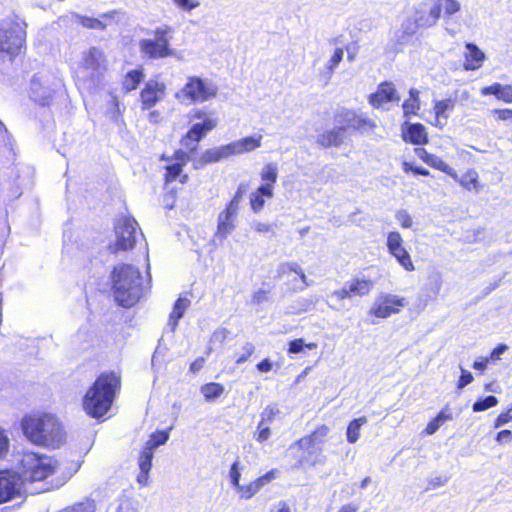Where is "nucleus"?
<instances>
[{"label": "nucleus", "instance_id": "1", "mask_svg": "<svg viewBox=\"0 0 512 512\" xmlns=\"http://www.w3.org/2000/svg\"><path fill=\"white\" fill-rule=\"evenodd\" d=\"M79 464L62 463L58 460L35 453H26L20 462V472L0 471V503H5L20 495L26 482L46 481L52 488L62 487L79 469Z\"/></svg>", "mask_w": 512, "mask_h": 512}, {"label": "nucleus", "instance_id": "2", "mask_svg": "<svg viewBox=\"0 0 512 512\" xmlns=\"http://www.w3.org/2000/svg\"><path fill=\"white\" fill-rule=\"evenodd\" d=\"M20 424L25 437L36 445L59 448L65 441L63 427L53 414L26 415Z\"/></svg>", "mask_w": 512, "mask_h": 512}, {"label": "nucleus", "instance_id": "3", "mask_svg": "<svg viewBox=\"0 0 512 512\" xmlns=\"http://www.w3.org/2000/svg\"><path fill=\"white\" fill-rule=\"evenodd\" d=\"M120 386V377L114 372L100 374L83 398L86 413L93 418L104 416L110 410Z\"/></svg>", "mask_w": 512, "mask_h": 512}, {"label": "nucleus", "instance_id": "4", "mask_svg": "<svg viewBox=\"0 0 512 512\" xmlns=\"http://www.w3.org/2000/svg\"><path fill=\"white\" fill-rule=\"evenodd\" d=\"M115 300L123 307L136 304L144 293L142 275L138 268L130 264H121L112 272Z\"/></svg>", "mask_w": 512, "mask_h": 512}, {"label": "nucleus", "instance_id": "5", "mask_svg": "<svg viewBox=\"0 0 512 512\" xmlns=\"http://www.w3.org/2000/svg\"><path fill=\"white\" fill-rule=\"evenodd\" d=\"M27 24L16 17L0 23V51L11 58L17 56L25 46Z\"/></svg>", "mask_w": 512, "mask_h": 512}, {"label": "nucleus", "instance_id": "6", "mask_svg": "<svg viewBox=\"0 0 512 512\" xmlns=\"http://www.w3.org/2000/svg\"><path fill=\"white\" fill-rule=\"evenodd\" d=\"M169 26L157 27L153 31L154 38H145L139 41V50L143 57L157 60L174 55V50L170 47Z\"/></svg>", "mask_w": 512, "mask_h": 512}, {"label": "nucleus", "instance_id": "7", "mask_svg": "<svg viewBox=\"0 0 512 512\" xmlns=\"http://www.w3.org/2000/svg\"><path fill=\"white\" fill-rule=\"evenodd\" d=\"M217 94V87L211 82L200 77H188L184 87L176 93V98L182 102H205Z\"/></svg>", "mask_w": 512, "mask_h": 512}, {"label": "nucleus", "instance_id": "8", "mask_svg": "<svg viewBox=\"0 0 512 512\" xmlns=\"http://www.w3.org/2000/svg\"><path fill=\"white\" fill-rule=\"evenodd\" d=\"M104 53L96 48L91 47L83 54V61L78 68V78L81 81L89 82L92 85L100 81L102 73L106 70Z\"/></svg>", "mask_w": 512, "mask_h": 512}, {"label": "nucleus", "instance_id": "9", "mask_svg": "<svg viewBox=\"0 0 512 512\" xmlns=\"http://www.w3.org/2000/svg\"><path fill=\"white\" fill-rule=\"evenodd\" d=\"M138 223L135 219L122 217L115 224L116 241L109 244L111 253L132 249L136 242V229Z\"/></svg>", "mask_w": 512, "mask_h": 512}, {"label": "nucleus", "instance_id": "10", "mask_svg": "<svg viewBox=\"0 0 512 512\" xmlns=\"http://www.w3.org/2000/svg\"><path fill=\"white\" fill-rule=\"evenodd\" d=\"M334 120L344 133L348 129L366 132L376 127L375 122L370 118L346 108L339 109L335 114Z\"/></svg>", "mask_w": 512, "mask_h": 512}, {"label": "nucleus", "instance_id": "11", "mask_svg": "<svg viewBox=\"0 0 512 512\" xmlns=\"http://www.w3.org/2000/svg\"><path fill=\"white\" fill-rule=\"evenodd\" d=\"M330 432V428L326 425H321L316 428L310 435L300 438L294 443L301 450L312 456L322 451V446Z\"/></svg>", "mask_w": 512, "mask_h": 512}, {"label": "nucleus", "instance_id": "12", "mask_svg": "<svg viewBox=\"0 0 512 512\" xmlns=\"http://www.w3.org/2000/svg\"><path fill=\"white\" fill-rule=\"evenodd\" d=\"M218 124L217 119H207L205 122L194 123L182 138L181 144L191 152L197 149V144Z\"/></svg>", "mask_w": 512, "mask_h": 512}, {"label": "nucleus", "instance_id": "13", "mask_svg": "<svg viewBox=\"0 0 512 512\" xmlns=\"http://www.w3.org/2000/svg\"><path fill=\"white\" fill-rule=\"evenodd\" d=\"M406 304L405 298L398 297L393 294L380 295L371 308V313L379 318H387L390 315L399 312L398 307H404Z\"/></svg>", "mask_w": 512, "mask_h": 512}, {"label": "nucleus", "instance_id": "14", "mask_svg": "<svg viewBox=\"0 0 512 512\" xmlns=\"http://www.w3.org/2000/svg\"><path fill=\"white\" fill-rule=\"evenodd\" d=\"M387 248L391 255H393L398 263L407 271H413L414 265L411 261L410 255L403 246V239L399 232L392 231L387 236Z\"/></svg>", "mask_w": 512, "mask_h": 512}, {"label": "nucleus", "instance_id": "15", "mask_svg": "<svg viewBox=\"0 0 512 512\" xmlns=\"http://www.w3.org/2000/svg\"><path fill=\"white\" fill-rule=\"evenodd\" d=\"M417 30L416 22L412 21V18L405 19L401 24V28L394 32L389 42L390 50L395 53L402 51V49L411 42Z\"/></svg>", "mask_w": 512, "mask_h": 512}, {"label": "nucleus", "instance_id": "16", "mask_svg": "<svg viewBox=\"0 0 512 512\" xmlns=\"http://www.w3.org/2000/svg\"><path fill=\"white\" fill-rule=\"evenodd\" d=\"M165 89L166 87L164 83L149 80L140 93L143 109L148 110L154 107L164 96Z\"/></svg>", "mask_w": 512, "mask_h": 512}, {"label": "nucleus", "instance_id": "17", "mask_svg": "<svg viewBox=\"0 0 512 512\" xmlns=\"http://www.w3.org/2000/svg\"><path fill=\"white\" fill-rule=\"evenodd\" d=\"M400 100L395 86L391 82H383L378 85L375 93L369 96V103L374 108H379L387 102H398Z\"/></svg>", "mask_w": 512, "mask_h": 512}, {"label": "nucleus", "instance_id": "18", "mask_svg": "<svg viewBox=\"0 0 512 512\" xmlns=\"http://www.w3.org/2000/svg\"><path fill=\"white\" fill-rule=\"evenodd\" d=\"M440 18V9L434 4L427 8L425 4H420L415 12V18L412 21L416 22L417 28L419 27H432Z\"/></svg>", "mask_w": 512, "mask_h": 512}, {"label": "nucleus", "instance_id": "19", "mask_svg": "<svg viewBox=\"0 0 512 512\" xmlns=\"http://www.w3.org/2000/svg\"><path fill=\"white\" fill-rule=\"evenodd\" d=\"M53 91L45 86L41 79L34 76L30 85V98L42 106H48L52 100Z\"/></svg>", "mask_w": 512, "mask_h": 512}, {"label": "nucleus", "instance_id": "20", "mask_svg": "<svg viewBox=\"0 0 512 512\" xmlns=\"http://www.w3.org/2000/svg\"><path fill=\"white\" fill-rule=\"evenodd\" d=\"M404 141L414 145H422L428 142V136L425 127L420 123H405L402 131Z\"/></svg>", "mask_w": 512, "mask_h": 512}, {"label": "nucleus", "instance_id": "21", "mask_svg": "<svg viewBox=\"0 0 512 512\" xmlns=\"http://www.w3.org/2000/svg\"><path fill=\"white\" fill-rule=\"evenodd\" d=\"M454 108H455V100L452 98L435 101V103H434V112H435V116H436L435 125L440 128L444 127L449 118V114L454 110Z\"/></svg>", "mask_w": 512, "mask_h": 512}, {"label": "nucleus", "instance_id": "22", "mask_svg": "<svg viewBox=\"0 0 512 512\" xmlns=\"http://www.w3.org/2000/svg\"><path fill=\"white\" fill-rule=\"evenodd\" d=\"M275 478L274 470L267 472L265 475L257 478L255 481L248 485H243L240 488L241 497L245 499L252 498L263 486L268 484Z\"/></svg>", "mask_w": 512, "mask_h": 512}, {"label": "nucleus", "instance_id": "23", "mask_svg": "<svg viewBox=\"0 0 512 512\" xmlns=\"http://www.w3.org/2000/svg\"><path fill=\"white\" fill-rule=\"evenodd\" d=\"M344 138V132L336 125L335 128L318 135L317 143L324 148L338 147L344 142Z\"/></svg>", "mask_w": 512, "mask_h": 512}, {"label": "nucleus", "instance_id": "24", "mask_svg": "<svg viewBox=\"0 0 512 512\" xmlns=\"http://www.w3.org/2000/svg\"><path fill=\"white\" fill-rule=\"evenodd\" d=\"M236 215L228 210H224L219 214L215 238L223 240L235 229L233 219Z\"/></svg>", "mask_w": 512, "mask_h": 512}, {"label": "nucleus", "instance_id": "25", "mask_svg": "<svg viewBox=\"0 0 512 512\" xmlns=\"http://www.w3.org/2000/svg\"><path fill=\"white\" fill-rule=\"evenodd\" d=\"M262 135L245 137L230 143L232 155L250 152L261 146Z\"/></svg>", "mask_w": 512, "mask_h": 512}, {"label": "nucleus", "instance_id": "26", "mask_svg": "<svg viewBox=\"0 0 512 512\" xmlns=\"http://www.w3.org/2000/svg\"><path fill=\"white\" fill-rule=\"evenodd\" d=\"M465 47L467 49L465 69L475 70L479 68L484 61V53L474 43H466Z\"/></svg>", "mask_w": 512, "mask_h": 512}, {"label": "nucleus", "instance_id": "27", "mask_svg": "<svg viewBox=\"0 0 512 512\" xmlns=\"http://www.w3.org/2000/svg\"><path fill=\"white\" fill-rule=\"evenodd\" d=\"M231 155H232V152H231L230 145L227 144V145H223L220 147H215V148L206 150L202 154V156L200 158V162L202 164L215 163V162H218V161H220L224 158H227Z\"/></svg>", "mask_w": 512, "mask_h": 512}, {"label": "nucleus", "instance_id": "28", "mask_svg": "<svg viewBox=\"0 0 512 512\" xmlns=\"http://www.w3.org/2000/svg\"><path fill=\"white\" fill-rule=\"evenodd\" d=\"M190 301L187 298H178L174 304L173 311L169 316L168 326L174 331L178 325V321L183 317L185 310L189 306Z\"/></svg>", "mask_w": 512, "mask_h": 512}, {"label": "nucleus", "instance_id": "29", "mask_svg": "<svg viewBox=\"0 0 512 512\" xmlns=\"http://www.w3.org/2000/svg\"><path fill=\"white\" fill-rule=\"evenodd\" d=\"M424 155H421V158L426 162L428 165L447 173L448 175L452 176L453 178H457L456 172L447 164L445 163L441 158L429 154L426 151L422 150Z\"/></svg>", "mask_w": 512, "mask_h": 512}, {"label": "nucleus", "instance_id": "30", "mask_svg": "<svg viewBox=\"0 0 512 512\" xmlns=\"http://www.w3.org/2000/svg\"><path fill=\"white\" fill-rule=\"evenodd\" d=\"M343 49L342 48H336L333 55L327 62L325 69L323 72H321L320 76L325 80V83H327L334 72V70L337 68V66L340 64V62L343 60Z\"/></svg>", "mask_w": 512, "mask_h": 512}, {"label": "nucleus", "instance_id": "31", "mask_svg": "<svg viewBox=\"0 0 512 512\" xmlns=\"http://www.w3.org/2000/svg\"><path fill=\"white\" fill-rule=\"evenodd\" d=\"M168 164L165 166L166 173H165V181L167 183L175 181L177 178H179V181L181 183H186L188 180V176L186 174L182 175V169L183 165H180V163H176L173 161H167Z\"/></svg>", "mask_w": 512, "mask_h": 512}, {"label": "nucleus", "instance_id": "32", "mask_svg": "<svg viewBox=\"0 0 512 512\" xmlns=\"http://www.w3.org/2000/svg\"><path fill=\"white\" fill-rule=\"evenodd\" d=\"M452 419V413L449 411L448 406L443 408L435 418H433L426 426L425 432L428 435H433L441 425L446 421Z\"/></svg>", "mask_w": 512, "mask_h": 512}, {"label": "nucleus", "instance_id": "33", "mask_svg": "<svg viewBox=\"0 0 512 512\" xmlns=\"http://www.w3.org/2000/svg\"><path fill=\"white\" fill-rule=\"evenodd\" d=\"M349 283V291L352 296H364L367 295L373 288L374 284L371 280L366 279H355Z\"/></svg>", "mask_w": 512, "mask_h": 512}, {"label": "nucleus", "instance_id": "34", "mask_svg": "<svg viewBox=\"0 0 512 512\" xmlns=\"http://www.w3.org/2000/svg\"><path fill=\"white\" fill-rule=\"evenodd\" d=\"M367 423V418L362 416L352 420L347 427V441L351 444L356 443L360 437V429Z\"/></svg>", "mask_w": 512, "mask_h": 512}, {"label": "nucleus", "instance_id": "35", "mask_svg": "<svg viewBox=\"0 0 512 512\" xmlns=\"http://www.w3.org/2000/svg\"><path fill=\"white\" fill-rule=\"evenodd\" d=\"M454 179L457 180L463 188L469 191L473 190L476 193L479 191L478 174L475 170H469L460 178L457 177Z\"/></svg>", "mask_w": 512, "mask_h": 512}, {"label": "nucleus", "instance_id": "36", "mask_svg": "<svg viewBox=\"0 0 512 512\" xmlns=\"http://www.w3.org/2000/svg\"><path fill=\"white\" fill-rule=\"evenodd\" d=\"M143 78H144V73L142 70H140V69L131 70L125 76V79L123 82V88L127 92L135 90L138 87V85L142 82Z\"/></svg>", "mask_w": 512, "mask_h": 512}, {"label": "nucleus", "instance_id": "37", "mask_svg": "<svg viewBox=\"0 0 512 512\" xmlns=\"http://www.w3.org/2000/svg\"><path fill=\"white\" fill-rule=\"evenodd\" d=\"M201 393L206 401H214L224 393V386L220 383H207L201 387Z\"/></svg>", "mask_w": 512, "mask_h": 512}, {"label": "nucleus", "instance_id": "38", "mask_svg": "<svg viewBox=\"0 0 512 512\" xmlns=\"http://www.w3.org/2000/svg\"><path fill=\"white\" fill-rule=\"evenodd\" d=\"M153 457L154 450L150 447L144 446L138 459L140 471L149 472L151 470Z\"/></svg>", "mask_w": 512, "mask_h": 512}, {"label": "nucleus", "instance_id": "39", "mask_svg": "<svg viewBox=\"0 0 512 512\" xmlns=\"http://www.w3.org/2000/svg\"><path fill=\"white\" fill-rule=\"evenodd\" d=\"M247 190H248V185L246 183H241L238 186L234 197L229 202V204L227 205L225 210H228L234 214H237L238 209H239V204L242 201V198L246 194Z\"/></svg>", "mask_w": 512, "mask_h": 512}, {"label": "nucleus", "instance_id": "40", "mask_svg": "<svg viewBox=\"0 0 512 512\" xmlns=\"http://www.w3.org/2000/svg\"><path fill=\"white\" fill-rule=\"evenodd\" d=\"M434 6H438L440 12L444 10L445 16H452L460 10V3L457 0H437Z\"/></svg>", "mask_w": 512, "mask_h": 512}, {"label": "nucleus", "instance_id": "41", "mask_svg": "<svg viewBox=\"0 0 512 512\" xmlns=\"http://www.w3.org/2000/svg\"><path fill=\"white\" fill-rule=\"evenodd\" d=\"M169 439L168 431H157L150 435L149 440L146 442L145 446L150 447L152 450H155L160 445L165 444Z\"/></svg>", "mask_w": 512, "mask_h": 512}, {"label": "nucleus", "instance_id": "42", "mask_svg": "<svg viewBox=\"0 0 512 512\" xmlns=\"http://www.w3.org/2000/svg\"><path fill=\"white\" fill-rule=\"evenodd\" d=\"M497 404L498 399L493 395H489L474 402L472 409L474 412H482L496 406Z\"/></svg>", "mask_w": 512, "mask_h": 512}, {"label": "nucleus", "instance_id": "43", "mask_svg": "<svg viewBox=\"0 0 512 512\" xmlns=\"http://www.w3.org/2000/svg\"><path fill=\"white\" fill-rule=\"evenodd\" d=\"M75 17L77 19V22L85 28L98 30H104L106 28V25L97 18L82 16L78 14L75 15Z\"/></svg>", "mask_w": 512, "mask_h": 512}, {"label": "nucleus", "instance_id": "44", "mask_svg": "<svg viewBox=\"0 0 512 512\" xmlns=\"http://www.w3.org/2000/svg\"><path fill=\"white\" fill-rule=\"evenodd\" d=\"M277 178H278V169H277L276 164L269 163V164L265 165L261 171V179L265 183H271L272 185H274V183H276V181H277Z\"/></svg>", "mask_w": 512, "mask_h": 512}, {"label": "nucleus", "instance_id": "45", "mask_svg": "<svg viewBox=\"0 0 512 512\" xmlns=\"http://www.w3.org/2000/svg\"><path fill=\"white\" fill-rule=\"evenodd\" d=\"M96 505L93 500L86 499L63 510V512H95Z\"/></svg>", "mask_w": 512, "mask_h": 512}, {"label": "nucleus", "instance_id": "46", "mask_svg": "<svg viewBox=\"0 0 512 512\" xmlns=\"http://www.w3.org/2000/svg\"><path fill=\"white\" fill-rule=\"evenodd\" d=\"M307 347L308 349L312 350L317 347L315 343H309L305 344L303 339H295L290 341L288 352L291 354H297L304 350V348Z\"/></svg>", "mask_w": 512, "mask_h": 512}, {"label": "nucleus", "instance_id": "47", "mask_svg": "<svg viewBox=\"0 0 512 512\" xmlns=\"http://www.w3.org/2000/svg\"><path fill=\"white\" fill-rule=\"evenodd\" d=\"M297 263L296 262H285L278 265L276 269V275L275 278L281 279L285 275L289 274L290 272L297 271Z\"/></svg>", "mask_w": 512, "mask_h": 512}, {"label": "nucleus", "instance_id": "48", "mask_svg": "<svg viewBox=\"0 0 512 512\" xmlns=\"http://www.w3.org/2000/svg\"><path fill=\"white\" fill-rule=\"evenodd\" d=\"M161 160L173 161L176 163H180V165L185 166L190 160V157L187 152L183 150H177L175 151L172 157H166L165 155H162Z\"/></svg>", "mask_w": 512, "mask_h": 512}, {"label": "nucleus", "instance_id": "49", "mask_svg": "<svg viewBox=\"0 0 512 512\" xmlns=\"http://www.w3.org/2000/svg\"><path fill=\"white\" fill-rule=\"evenodd\" d=\"M278 414L279 409L276 405H268L261 413V421H263V424L271 423Z\"/></svg>", "mask_w": 512, "mask_h": 512}, {"label": "nucleus", "instance_id": "50", "mask_svg": "<svg viewBox=\"0 0 512 512\" xmlns=\"http://www.w3.org/2000/svg\"><path fill=\"white\" fill-rule=\"evenodd\" d=\"M402 108L404 116L409 117L411 114H416L420 109V101H416L415 99H407L404 101Z\"/></svg>", "mask_w": 512, "mask_h": 512}, {"label": "nucleus", "instance_id": "51", "mask_svg": "<svg viewBox=\"0 0 512 512\" xmlns=\"http://www.w3.org/2000/svg\"><path fill=\"white\" fill-rule=\"evenodd\" d=\"M230 479L232 485L240 492V488L243 486L240 484V470L239 461H235L230 468Z\"/></svg>", "mask_w": 512, "mask_h": 512}, {"label": "nucleus", "instance_id": "52", "mask_svg": "<svg viewBox=\"0 0 512 512\" xmlns=\"http://www.w3.org/2000/svg\"><path fill=\"white\" fill-rule=\"evenodd\" d=\"M250 204H251V208H252L253 212L258 213L264 207V204H265L264 197H262L261 195H259L256 192H253L250 195Z\"/></svg>", "mask_w": 512, "mask_h": 512}, {"label": "nucleus", "instance_id": "53", "mask_svg": "<svg viewBox=\"0 0 512 512\" xmlns=\"http://www.w3.org/2000/svg\"><path fill=\"white\" fill-rule=\"evenodd\" d=\"M190 118L192 120H199L200 122H205L207 119H217L212 112L208 113L202 109H193L190 113Z\"/></svg>", "mask_w": 512, "mask_h": 512}, {"label": "nucleus", "instance_id": "54", "mask_svg": "<svg viewBox=\"0 0 512 512\" xmlns=\"http://www.w3.org/2000/svg\"><path fill=\"white\" fill-rule=\"evenodd\" d=\"M257 436L256 440L260 443L269 439L271 435V430L268 425L263 424V421H260L257 427Z\"/></svg>", "mask_w": 512, "mask_h": 512}, {"label": "nucleus", "instance_id": "55", "mask_svg": "<svg viewBox=\"0 0 512 512\" xmlns=\"http://www.w3.org/2000/svg\"><path fill=\"white\" fill-rule=\"evenodd\" d=\"M397 221L400 222L403 228H411L413 221L411 216L406 210H399L395 215Z\"/></svg>", "mask_w": 512, "mask_h": 512}, {"label": "nucleus", "instance_id": "56", "mask_svg": "<svg viewBox=\"0 0 512 512\" xmlns=\"http://www.w3.org/2000/svg\"><path fill=\"white\" fill-rule=\"evenodd\" d=\"M503 87L504 85H501L500 83H494L490 86L483 87L481 89V94L484 96L494 95L499 99V95H501Z\"/></svg>", "mask_w": 512, "mask_h": 512}, {"label": "nucleus", "instance_id": "57", "mask_svg": "<svg viewBox=\"0 0 512 512\" xmlns=\"http://www.w3.org/2000/svg\"><path fill=\"white\" fill-rule=\"evenodd\" d=\"M460 369H461V375H460V378L457 383V388L461 390L464 387H466L468 384H470L474 378H473V375L471 372L463 369L462 367Z\"/></svg>", "mask_w": 512, "mask_h": 512}, {"label": "nucleus", "instance_id": "58", "mask_svg": "<svg viewBox=\"0 0 512 512\" xmlns=\"http://www.w3.org/2000/svg\"><path fill=\"white\" fill-rule=\"evenodd\" d=\"M243 354L240 355L237 359H236V363L237 364H242L244 362L247 361V359L254 353L255 351V347L252 343H249L247 342L244 346H243Z\"/></svg>", "mask_w": 512, "mask_h": 512}, {"label": "nucleus", "instance_id": "59", "mask_svg": "<svg viewBox=\"0 0 512 512\" xmlns=\"http://www.w3.org/2000/svg\"><path fill=\"white\" fill-rule=\"evenodd\" d=\"M352 293L349 291V283H345L343 288L337 291H334L331 295V298H336L338 301H342L345 298H351Z\"/></svg>", "mask_w": 512, "mask_h": 512}, {"label": "nucleus", "instance_id": "60", "mask_svg": "<svg viewBox=\"0 0 512 512\" xmlns=\"http://www.w3.org/2000/svg\"><path fill=\"white\" fill-rule=\"evenodd\" d=\"M512 420V407L508 409L506 412L501 413L495 420L494 427L499 428L509 421Z\"/></svg>", "mask_w": 512, "mask_h": 512}, {"label": "nucleus", "instance_id": "61", "mask_svg": "<svg viewBox=\"0 0 512 512\" xmlns=\"http://www.w3.org/2000/svg\"><path fill=\"white\" fill-rule=\"evenodd\" d=\"M273 189L274 187L271 183H264L258 187L256 193H258L262 197H267L270 199L274 195Z\"/></svg>", "mask_w": 512, "mask_h": 512}, {"label": "nucleus", "instance_id": "62", "mask_svg": "<svg viewBox=\"0 0 512 512\" xmlns=\"http://www.w3.org/2000/svg\"><path fill=\"white\" fill-rule=\"evenodd\" d=\"M493 113L498 115L499 120L512 122V109H495Z\"/></svg>", "mask_w": 512, "mask_h": 512}, {"label": "nucleus", "instance_id": "63", "mask_svg": "<svg viewBox=\"0 0 512 512\" xmlns=\"http://www.w3.org/2000/svg\"><path fill=\"white\" fill-rule=\"evenodd\" d=\"M499 100H502L506 103H512V86L504 85L501 95H499Z\"/></svg>", "mask_w": 512, "mask_h": 512}, {"label": "nucleus", "instance_id": "64", "mask_svg": "<svg viewBox=\"0 0 512 512\" xmlns=\"http://www.w3.org/2000/svg\"><path fill=\"white\" fill-rule=\"evenodd\" d=\"M117 512H138V511H137L136 507L134 506V504L131 501L126 500V501H123L119 505V508H118Z\"/></svg>", "mask_w": 512, "mask_h": 512}]
</instances>
